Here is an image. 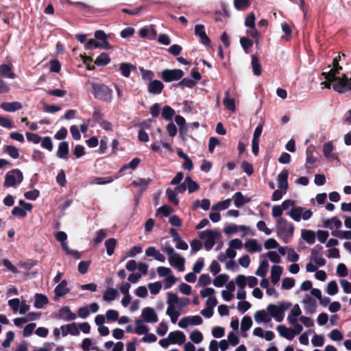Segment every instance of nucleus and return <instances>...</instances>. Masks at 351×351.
Wrapping results in <instances>:
<instances>
[{"instance_id":"nucleus-10","label":"nucleus","mask_w":351,"mask_h":351,"mask_svg":"<svg viewBox=\"0 0 351 351\" xmlns=\"http://www.w3.org/2000/svg\"><path fill=\"white\" fill-rule=\"evenodd\" d=\"M194 34L196 36L199 38L200 42L204 45L208 46L210 44L211 40L205 32V27L204 25H196L195 26Z\"/></svg>"},{"instance_id":"nucleus-59","label":"nucleus","mask_w":351,"mask_h":351,"mask_svg":"<svg viewBox=\"0 0 351 351\" xmlns=\"http://www.w3.org/2000/svg\"><path fill=\"white\" fill-rule=\"evenodd\" d=\"M338 292V286L335 280H332L328 283L327 293L330 295H334Z\"/></svg>"},{"instance_id":"nucleus-57","label":"nucleus","mask_w":351,"mask_h":351,"mask_svg":"<svg viewBox=\"0 0 351 351\" xmlns=\"http://www.w3.org/2000/svg\"><path fill=\"white\" fill-rule=\"evenodd\" d=\"M41 146L49 152L52 151L53 145L51 137L45 136L41 141Z\"/></svg>"},{"instance_id":"nucleus-64","label":"nucleus","mask_w":351,"mask_h":351,"mask_svg":"<svg viewBox=\"0 0 351 351\" xmlns=\"http://www.w3.org/2000/svg\"><path fill=\"white\" fill-rule=\"evenodd\" d=\"M235 283L239 289H244L247 285V278L244 275H238L235 278Z\"/></svg>"},{"instance_id":"nucleus-40","label":"nucleus","mask_w":351,"mask_h":351,"mask_svg":"<svg viewBox=\"0 0 351 351\" xmlns=\"http://www.w3.org/2000/svg\"><path fill=\"white\" fill-rule=\"evenodd\" d=\"M175 110L169 106H165L162 110V117L167 121H171Z\"/></svg>"},{"instance_id":"nucleus-27","label":"nucleus","mask_w":351,"mask_h":351,"mask_svg":"<svg viewBox=\"0 0 351 351\" xmlns=\"http://www.w3.org/2000/svg\"><path fill=\"white\" fill-rule=\"evenodd\" d=\"M342 70V67L334 68L332 67L327 72H323L322 75L324 77L326 80H330L335 81L338 79L339 77H337V75L340 73V71Z\"/></svg>"},{"instance_id":"nucleus-34","label":"nucleus","mask_w":351,"mask_h":351,"mask_svg":"<svg viewBox=\"0 0 351 351\" xmlns=\"http://www.w3.org/2000/svg\"><path fill=\"white\" fill-rule=\"evenodd\" d=\"M185 182L187 184L186 188H188L189 193H192L199 189V185L196 182L193 181L190 176H187L185 178Z\"/></svg>"},{"instance_id":"nucleus-35","label":"nucleus","mask_w":351,"mask_h":351,"mask_svg":"<svg viewBox=\"0 0 351 351\" xmlns=\"http://www.w3.org/2000/svg\"><path fill=\"white\" fill-rule=\"evenodd\" d=\"M118 295L119 293L117 289L114 288H108L104 293L103 298L106 301H112Z\"/></svg>"},{"instance_id":"nucleus-61","label":"nucleus","mask_w":351,"mask_h":351,"mask_svg":"<svg viewBox=\"0 0 351 351\" xmlns=\"http://www.w3.org/2000/svg\"><path fill=\"white\" fill-rule=\"evenodd\" d=\"M255 14L253 12L248 14L245 19V25L250 28H254L255 26Z\"/></svg>"},{"instance_id":"nucleus-30","label":"nucleus","mask_w":351,"mask_h":351,"mask_svg":"<svg viewBox=\"0 0 351 351\" xmlns=\"http://www.w3.org/2000/svg\"><path fill=\"white\" fill-rule=\"evenodd\" d=\"M252 67L255 75L259 76L262 73V66L258 58L256 55L252 56Z\"/></svg>"},{"instance_id":"nucleus-55","label":"nucleus","mask_w":351,"mask_h":351,"mask_svg":"<svg viewBox=\"0 0 351 351\" xmlns=\"http://www.w3.org/2000/svg\"><path fill=\"white\" fill-rule=\"evenodd\" d=\"M61 245L63 250L65 251L67 254L72 255L75 259L80 258V254L77 251L71 250L66 242L62 243Z\"/></svg>"},{"instance_id":"nucleus-36","label":"nucleus","mask_w":351,"mask_h":351,"mask_svg":"<svg viewBox=\"0 0 351 351\" xmlns=\"http://www.w3.org/2000/svg\"><path fill=\"white\" fill-rule=\"evenodd\" d=\"M110 62V58L108 53H101L95 60V64L97 66H106Z\"/></svg>"},{"instance_id":"nucleus-39","label":"nucleus","mask_w":351,"mask_h":351,"mask_svg":"<svg viewBox=\"0 0 351 351\" xmlns=\"http://www.w3.org/2000/svg\"><path fill=\"white\" fill-rule=\"evenodd\" d=\"M282 29L285 32V35H284L281 37V40H285V41L290 40L291 38V33H292V29H291L290 25L287 23L284 22L282 23Z\"/></svg>"},{"instance_id":"nucleus-13","label":"nucleus","mask_w":351,"mask_h":351,"mask_svg":"<svg viewBox=\"0 0 351 351\" xmlns=\"http://www.w3.org/2000/svg\"><path fill=\"white\" fill-rule=\"evenodd\" d=\"M169 339L171 344L182 345L186 341V336L183 332L176 330L169 334Z\"/></svg>"},{"instance_id":"nucleus-29","label":"nucleus","mask_w":351,"mask_h":351,"mask_svg":"<svg viewBox=\"0 0 351 351\" xmlns=\"http://www.w3.org/2000/svg\"><path fill=\"white\" fill-rule=\"evenodd\" d=\"M334 150V146L332 142L329 141L324 144L323 145V154L327 158L335 159V156L332 153Z\"/></svg>"},{"instance_id":"nucleus-3","label":"nucleus","mask_w":351,"mask_h":351,"mask_svg":"<svg viewBox=\"0 0 351 351\" xmlns=\"http://www.w3.org/2000/svg\"><path fill=\"white\" fill-rule=\"evenodd\" d=\"M290 302H279L278 305L270 304L267 306V310L269 315L273 317L277 322H280L283 320L285 311L291 306Z\"/></svg>"},{"instance_id":"nucleus-43","label":"nucleus","mask_w":351,"mask_h":351,"mask_svg":"<svg viewBox=\"0 0 351 351\" xmlns=\"http://www.w3.org/2000/svg\"><path fill=\"white\" fill-rule=\"evenodd\" d=\"M250 0H234V5L238 10H244L250 6Z\"/></svg>"},{"instance_id":"nucleus-31","label":"nucleus","mask_w":351,"mask_h":351,"mask_svg":"<svg viewBox=\"0 0 351 351\" xmlns=\"http://www.w3.org/2000/svg\"><path fill=\"white\" fill-rule=\"evenodd\" d=\"M302 238L309 244H313L315 241V234L313 230H303L302 231Z\"/></svg>"},{"instance_id":"nucleus-9","label":"nucleus","mask_w":351,"mask_h":351,"mask_svg":"<svg viewBox=\"0 0 351 351\" xmlns=\"http://www.w3.org/2000/svg\"><path fill=\"white\" fill-rule=\"evenodd\" d=\"M322 249L323 247L322 245H317L315 248L312 249L311 253V261L319 267L324 266L326 263L325 258L322 255Z\"/></svg>"},{"instance_id":"nucleus-53","label":"nucleus","mask_w":351,"mask_h":351,"mask_svg":"<svg viewBox=\"0 0 351 351\" xmlns=\"http://www.w3.org/2000/svg\"><path fill=\"white\" fill-rule=\"evenodd\" d=\"M148 288L152 294L156 295V294L159 293V292L162 288V284L159 281L156 282L149 283Z\"/></svg>"},{"instance_id":"nucleus-60","label":"nucleus","mask_w":351,"mask_h":351,"mask_svg":"<svg viewBox=\"0 0 351 351\" xmlns=\"http://www.w3.org/2000/svg\"><path fill=\"white\" fill-rule=\"evenodd\" d=\"M27 210L19 207V206H15L12 210V215L20 218L25 217L27 215L26 213Z\"/></svg>"},{"instance_id":"nucleus-49","label":"nucleus","mask_w":351,"mask_h":351,"mask_svg":"<svg viewBox=\"0 0 351 351\" xmlns=\"http://www.w3.org/2000/svg\"><path fill=\"white\" fill-rule=\"evenodd\" d=\"M252 326V318L250 316H245L243 317L241 320V330L242 331H247L248 330L251 326Z\"/></svg>"},{"instance_id":"nucleus-51","label":"nucleus","mask_w":351,"mask_h":351,"mask_svg":"<svg viewBox=\"0 0 351 351\" xmlns=\"http://www.w3.org/2000/svg\"><path fill=\"white\" fill-rule=\"evenodd\" d=\"M65 327H66V332H68V334H70L73 336H77L80 335L79 328L77 326L75 322L66 324L65 325Z\"/></svg>"},{"instance_id":"nucleus-2","label":"nucleus","mask_w":351,"mask_h":351,"mask_svg":"<svg viewBox=\"0 0 351 351\" xmlns=\"http://www.w3.org/2000/svg\"><path fill=\"white\" fill-rule=\"evenodd\" d=\"M165 252L168 256L169 264L172 267H176L179 271H183L184 270L185 259L176 253L171 245H166Z\"/></svg>"},{"instance_id":"nucleus-5","label":"nucleus","mask_w":351,"mask_h":351,"mask_svg":"<svg viewBox=\"0 0 351 351\" xmlns=\"http://www.w3.org/2000/svg\"><path fill=\"white\" fill-rule=\"evenodd\" d=\"M23 180V175L21 170L14 169L9 171L5 176L3 186L6 188L15 186Z\"/></svg>"},{"instance_id":"nucleus-45","label":"nucleus","mask_w":351,"mask_h":351,"mask_svg":"<svg viewBox=\"0 0 351 351\" xmlns=\"http://www.w3.org/2000/svg\"><path fill=\"white\" fill-rule=\"evenodd\" d=\"M167 314L170 317L171 321L173 324L176 323L178 318L180 316V313L176 310L175 306H168Z\"/></svg>"},{"instance_id":"nucleus-50","label":"nucleus","mask_w":351,"mask_h":351,"mask_svg":"<svg viewBox=\"0 0 351 351\" xmlns=\"http://www.w3.org/2000/svg\"><path fill=\"white\" fill-rule=\"evenodd\" d=\"M177 86L191 88L195 86V82L189 77H185L183 78L181 81H180L178 83Z\"/></svg>"},{"instance_id":"nucleus-38","label":"nucleus","mask_w":351,"mask_h":351,"mask_svg":"<svg viewBox=\"0 0 351 351\" xmlns=\"http://www.w3.org/2000/svg\"><path fill=\"white\" fill-rule=\"evenodd\" d=\"M254 319L258 323L268 322L270 321V318L264 310L257 311L254 315Z\"/></svg>"},{"instance_id":"nucleus-44","label":"nucleus","mask_w":351,"mask_h":351,"mask_svg":"<svg viewBox=\"0 0 351 351\" xmlns=\"http://www.w3.org/2000/svg\"><path fill=\"white\" fill-rule=\"evenodd\" d=\"M166 194L168 197L169 201L173 204L177 206L179 204V199L177 197L178 193L169 188L166 190Z\"/></svg>"},{"instance_id":"nucleus-4","label":"nucleus","mask_w":351,"mask_h":351,"mask_svg":"<svg viewBox=\"0 0 351 351\" xmlns=\"http://www.w3.org/2000/svg\"><path fill=\"white\" fill-rule=\"evenodd\" d=\"M92 93L94 97L99 100L110 101L112 99V90L104 84L92 83Z\"/></svg>"},{"instance_id":"nucleus-62","label":"nucleus","mask_w":351,"mask_h":351,"mask_svg":"<svg viewBox=\"0 0 351 351\" xmlns=\"http://www.w3.org/2000/svg\"><path fill=\"white\" fill-rule=\"evenodd\" d=\"M295 285V280L292 278H285L282 282V288L283 289H290Z\"/></svg>"},{"instance_id":"nucleus-15","label":"nucleus","mask_w":351,"mask_h":351,"mask_svg":"<svg viewBox=\"0 0 351 351\" xmlns=\"http://www.w3.org/2000/svg\"><path fill=\"white\" fill-rule=\"evenodd\" d=\"M56 317L58 319H63L66 321H71L76 318V315L71 311L69 306H65L59 310Z\"/></svg>"},{"instance_id":"nucleus-48","label":"nucleus","mask_w":351,"mask_h":351,"mask_svg":"<svg viewBox=\"0 0 351 351\" xmlns=\"http://www.w3.org/2000/svg\"><path fill=\"white\" fill-rule=\"evenodd\" d=\"M234 203L236 207L241 208L244 205L245 197L241 192H237L233 196Z\"/></svg>"},{"instance_id":"nucleus-24","label":"nucleus","mask_w":351,"mask_h":351,"mask_svg":"<svg viewBox=\"0 0 351 351\" xmlns=\"http://www.w3.org/2000/svg\"><path fill=\"white\" fill-rule=\"evenodd\" d=\"M277 330L278 331L280 336L286 338L288 340H292L294 338V332L292 328H287L284 325H280L277 327Z\"/></svg>"},{"instance_id":"nucleus-63","label":"nucleus","mask_w":351,"mask_h":351,"mask_svg":"<svg viewBox=\"0 0 351 351\" xmlns=\"http://www.w3.org/2000/svg\"><path fill=\"white\" fill-rule=\"evenodd\" d=\"M204 267V259L202 257L199 258L193 267L194 273L199 274Z\"/></svg>"},{"instance_id":"nucleus-41","label":"nucleus","mask_w":351,"mask_h":351,"mask_svg":"<svg viewBox=\"0 0 351 351\" xmlns=\"http://www.w3.org/2000/svg\"><path fill=\"white\" fill-rule=\"evenodd\" d=\"M4 151L6 152L12 158L16 159L19 157V149L14 145H5Z\"/></svg>"},{"instance_id":"nucleus-1","label":"nucleus","mask_w":351,"mask_h":351,"mask_svg":"<svg viewBox=\"0 0 351 351\" xmlns=\"http://www.w3.org/2000/svg\"><path fill=\"white\" fill-rule=\"evenodd\" d=\"M276 228L278 234L282 239L285 243H289V239L293 237L294 232V226L293 223L288 222L284 218H279L276 220Z\"/></svg>"},{"instance_id":"nucleus-46","label":"nucleus","mask_w":351,"mask_h":351,"mask_svg":"<svg viewBox=\"0 0 351 351\" xmlns=\"http://www.w3.org/2000/svg\"><path fill=\"white\" fill-rule=\"evenodd\" d=\"M136 327L135 328V330H134L135 333H136L138 335H143V334H146L148 332L149 328L147 326L142 324V320H141V319L136 320Z\"/></svg>"},{"instance_id":"nucleus-17","label":"nucleus","mask_w":351,"mask_h":351,"mask_svg":"<svg viewBox=\"0 0 351 351\" xmlns=\"http://www.w3.org/2000/svg\"><path fill=\"white\" fill-rule=\"evenodd\" d=\"M0 77H5L9 79H14L16 74L12 71V66L8 64L0 65Z\"/></svg>"},{"instance_id":"nucleus-19","label":"nucleus","mask_w":351,"mask_h":351,"mask_svg":"<svg viewBox=\"0 0 351 351\" xmlns=\"http://www.w3.org/2000/svg\"><path fill=\"white\" fill-rule=\"evenodd\" d=\"M1 109L6 112H14L23 108L22 104L19 101L3 102L1 104Z\"/></svg>"},{"instance_id":"nucleus-23","label":"nucleus","mask_w":351,"mask_h":351,"mask_svg":"<svg viewBox=\"0 0 351 351\" xmlns=\"http://www.w3.org/2000/svg\"><path fill=\"white\" fill-rule=\"evenodd\" d=\"M245 247L249 252H259L262 250L261 244L258 243L256 239H249L245 243Z\"/></svg>"},{"instance_id":"nucleus-52","label":"nucleus","mask_w":351,"mask_h":351,"mask_svg":"<svg viewBox=\"0 0 351 351\" xmlns=\"http://www.w3.org/2000/svg\"><path fill=\"white\" fill-rule=\"evenodd\" d=\"M240 43L244 51L247 53L248 49L253 46V42L247 37H241L240 38Z\"/></svg>"},{"instance_id":"nucleus-56","label":"nucleus","mask_w":351,"mask_h":351,"mask_svg":"<svg viewBox=\"0 0 351 351\" xmlns=\"http://www.w3.org/2000/svg\"><path fill=\"white\" fill-rule=\"evenodd\" d=\"M106 237V230L104 229H101L96 233V237L93 239V243L95 245H97Z\"/></svg>"},{"instance_id":"nucleus-42","label":"nucleus","mask_w":351,"mask_h":351,"mask_svg":"<svg viewBox=\"0 0 351 351\" xmlns=\"http://www.w3.org/2000/svg\"><path fill=\"white\" fill-rule=\"evenodd\" d=\"M132 69H135V66L131 63H121L120 64L121 74L125 77H128L130 76Z\"/></svg>"},{"instance_id":"nucleus-33","label":"nucleus","mask_w":351,"mask_h":351,"mask_svg":"<svg viewBox=\"0 0 351 351\" xmlns=\"http://www.w3.org/2000/svg\"><path fill=\"white\" fill-rule=\"evenodd\" d=\"M229 280V276L226 274H222L217 276L213 280V285L217 287H223Z\"/></svg>"},{"instance_id":"nucleus-18","label":"nucleus","mask_w":351,"mask_h":351,"mask_svg":"<svg viewBox=\"0 0 351 351\" xmlns=\"http://www.w3.org/2000/svg\"><path fill=\"white\" fill-rule=\"evenodd\" d=\"M69 153V143L67 141H62L59 143L56 156L62 159H68Z\"/></svg>"},{"instance_id":"nucleus-32","label":"nucleus","mask_w":351,"mask_h":351,"mask_svg":"<svg viewBox=\"0 0 351 351\" xmlns=\"http://www.w3.org/2000/svg\"><path fill=\"white\" fill-rule=\"evenodd\" d=\"M269 263L267 261L263 260L261 262L258 268L255 272V274L258 276L264 278L267 272Z\"/></svg>"},{"instance_id":"nucleus-37","label":"nucleus","mask_w":351,"mask_h":351,"mask_svg":"<svg viewBox=\"0 0 351 351\" xmlns=\"http://www.w3.org/2000/svg\"><path fill=\"white\" fill-rule=\"evenodd\" d=\"M117 244V241L114 238H110L105 241V246L108 255L111 256L113 254L114 248Z\"/></svg>"},{"instance_id":"nucleus-11","label":"nucleus","mask_w":351,"mask_h":351,"mask_svg":"<svg viewBox=\"0 0 351 351\" xmlns=\"http://www.w3.org/2000/svg\"><path fill=\"white\" fill-rule=\"evenodd\" d=\"M141 316L146 322L156 323L158 321V315L152 307L144 308L142 311Z\"/></svg>"},{"instance_id":"nucleus-25","label":"nucleus","mask_w":351,"mask_h":351,"mask_svg":"<svg viewBox=\"0 0 351 351\" xmlns=\"http://www.w3.org/2000/svg\"><path fill=\"white\" fill-rule=\"evenodd\" d=\"M139 35L142 38H148L152 40L156 38L157 32L153 26H151L149 28L143 27L139 30Z\"/></svg>"},{"instance_id":"nucleus-58","label":"nucleus","mask_w":351,"mask_h":351,"mask_svg":"<svg viewBox=\"0 0 351 351\" xmlns=\"http://www.w3.org/2000/svg\"><path fill=\"white\" fill-rule=\"evenodd\" d=\"M94 36L95 39L98 40H101L102 43H109L108 42V36L103 31V30H97L94 33Z\"/></svg>"},{"instance_id":"nucleus-22","label":"nucleus","mask_w":351,"mask_h":351,"mask_svg":"<svg viewBox=\"0 0 351 351\" xmlns=\"http://www.w3.org/2000/svg\"><path fill=\"white\" fill-rule=\"evenodd\" d=\"M282 271L283 268L280 265L272 266L271 270V281L274 285H276L280 280Z\"/></svg>"},{"instance_id":"nucleus-21","label":"nucleus","mask_w":351,"mask_h":351,"mask_svg":"<svg viewBox=\"0 0 351 351\" xmlns=\"http://www.w3.org/2000/svg\"><path fill=\"white\" fill-rule=\"evenodd\" d=\"M67 282L64 280L61 281L55 288L54 293L56 297H63L69 293V289L67 287Z\"/></svg>"},{"instance_id":"nucleus-54","label":"nucleus","mask_w":351,"mask_h":351,"mask_svg":"<svg viewBox=\"0 0 351 351\" xmlns=\"http://www.w3.org/2000/svg\"><path fill=\"white\" fill-rule=\"evenodd\" d=\"M203 338H204L203 337V335L202 334L201 332H199L197 330H195L193 331L190 334V339L195 343H201L202 341V340H203Z\"/></svg>"},{"instance_id":"nucleus-6","label":"nucleus","mask_w":351,"mask_h":351,"mask_svg":"<svg viewBox=\"0 0 351 351\" xmlns=\"http://www.w3.org/2000/svg\"><path fill=\"white\" fill-rule=\"evenodd\" d=\"M220 232L213 230H206L199 232V237L201 239H206L204 247L207 251L210 250L215 244V241L220 237Z\"/></svg>"},{"instance_id":"nucleus-26","label":"nucleus","mask_w":351,"mask_h":351,"mask_svg":"<svg viewBox=\"0 0 351 351\" xmlns=\"http://www.w3.org/2000/svg\"><path fill=\"white\" fill-rule=\"evenodd\" d=\"M49 303V300L45 295L36 293L34 306L37 308H43Z\"/></svg>"},{"instance_id":"nucleus-16","label":"nucleus","mask_w":351,"mask_h":351,"mask_svg":"<svg viewBox=\"0 0 351 351\" xmlns=\"http://www.w3.org/2000/svg\"><path fill=\"white\" fill-rule=\"evenodd\" d=\"M163 88L164 84L158 80L150 81L147 86L148 92L154 95H158L161 93Z\"/></svg>"},{"instance_id":"nucleus-12","label":"nucleus","mask_w":351,"mask_h":351,"mask_svg":"<svg viewBox=\"0 0 351 351\" xmlns=\"http://www.w3.org/2000/svg\"><path fill=\"white\" fill-rule=\"evenodd\" d=\"M97 48L104 49H112V46L110 44V43H102L97 41L94 38L89 39L85 45L86 49H93Z\"/></svg>"},{"instance_id":"nucleus-20","label":"nucleus","mask_w":351,"mask_h":351,"mask_svg":"<svg viewBox=\"0 0 351 351\" xmlns=\"http://www.w3.org/2000/svg\"><path fill=\"white\" fill-rule=\"evenodd\" d=\"M302 302L305 304L304 308L307 313L313 314L315 312L317 307L316 302L313 298L306 295Z\"/></svg>"},{"instance_id":"nucleus-28","label":"nucleus","mask_w":351,"mask_h":351,"mask_svg":"<svg viewBox=\"0 0 351 351\" xmlns=\"http://www.w3.org/2000/svg\"><path fill=\"white\" fill-rule=\"evenodd\" d=\"M304 208L301 206H296L292 208L287 213L295 221H300L302 218V213H303Z\"/></svg>"},{"instance_id":"nucleus-8","label":"nucleus","mask_w":351,"mask_h":351,"mask_svg":"<svg viewBox=\"0 0 351 351\" xmlns=\"http://www.w3.org/2000/svg\"><path fill=\"white\" fill-rule=\"evenodd\" d=\"M184 76L182 70L176 69H165L160 73V77L165 82H171L180 80Z\"/></svg>"},{"instance_id":"nucleus-14","label":"nucleus","mask_w":351,"mask_h":351,"mask_svg":"<svg viewBox=\"0 0 351 351\" xmlns=\"http://www.w3.org/2000/svg\"><path fill=\"white\" fill-rule=\"evenodd\" d=\"M289 171L284 169L278 176V187L284 191H287L289 187L288 183Z\"/></svg>"},{"instance_id":"nucleus-7","label":"nucleus","mask_w":351,"mask_h":351,"mask_svg":"<svg viewBox=\"0 0 351 351\" xmlns=\"http://www.w3.org/2000/svg\"><path fill=\"white\" fill-rule=\"evenodd\" d=\"M332 88L339 93H345L351 90V77L348 78L347 75L343 74L335 81Z\"/></svg>"},{"instance_id":"nucleus-47","label":"nucleus","mask_w":351,"mask_h":351,"mask_svg":"<svg viewBox=\"0 0 351 351\" xmlns=\"http://www.w3.org/2000/svg\"><path fill=\"white\" fill-rule=\"evenodd\" d=\"M332 234L334 237H338L339 239H345L351 240V231L350 230H346V231L334 230L332 232Z\"/></svg>"}]
</instances>
